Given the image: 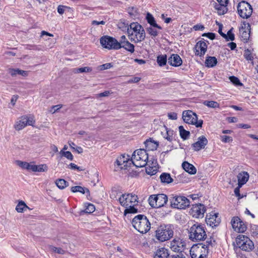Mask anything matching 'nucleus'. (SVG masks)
Masks as SVG:
<instances>
[{
  "label": "nucleus",
  "mask_w": 258,
  "mask_h": 258,
  "mask_svg": "<svg viewBox=\"0 0 258 258\" xmlns=\"http://www.w3.org/2000/svg\"><path fill=\"white\" fill-rule=\"evenodd\" d=\"M188 234L189 239L193 242L204 241L207 238L205 227L197 222L188 229Z\"/></svg>",
  "instance_id": "obj_1"
},
{
  "label": "nucleus",
  "mask_w": 258,
  "mask_h": 258,
  "mask_svg": "<svg viewBox=\"0 0 258 258\" xmlns=\"http://www.w3.org/2000/svg\"><path fill=\"white\" fill-rule=\"evenodd\" d=\"M212 241H207L206 243H199L194 244L190 249L191 258H205L208 253V247L212 245Z\"/></svg>",
  "instance_id": "obj_2"
},
{
  "label": "nucleus",
  "mask_w": 258,
  "mask_h": 258,
  "mask_svg": "<svg viewBox=\"0 0 258 258\" xmlns=\"http://www.w3.org/2000/svg\"><path fill=\"white\" fill-rule=\"evenodd\" d=\"M134 227L141 233L148 232L151 228V224L146 216L143 215H138L132 220Z\"/></svg>",
  "instance_id": "obj_3"
},
{
  "label": "nucleus",
  "mask_w": 258,
  "mask_h": 258,
  "mask_svg": "<svg viewBox=\"0 0 258 258\" xmlns=\"http://www.w3.org/2000/svg\"><path fill=\"white\" fill-rule=\"evenodd\" d=\"M148 155L144 149H138L134 151L131 158L132 164L137 167L145 166L147 164Z\"/></svg>",
  "instance_id": "obj_4"
},
{
  "label": "nucleus",
  "mask_w": 258,
  "mask_h": 258,
  "mask_svg": "<svg viewBox=\"0 0 258 258\" xmlns=\"http://www.w3.org/2000/svg\"><path fill=\"white\" fill-rule=\"evenodd\" d=\"M173 235V229L169 225H161L156 230V238L161 242L169 240Z\"/></svg>",
  "instance_id": "obj_5"
},
{
  "label": "nucleus",
  "mask_w": 258,
  "mask_h": 258,
  "mask_svg": "<svg viewBox=\"0 0 258 258\" xmlns=\"http://www.w3.org/2000/svg\"><path fill=\"white\" fill-rule=\"evenodd\" d=\"M127 32L129 36L133 35L134 33L138 41H142L145 38V31L143 27L137 22L132 23L130 27H127Z\"/></svg>",
  "instance_id": "obj_6"
},
{
  "label": "nucleus",
  "mask_w": 258,
  "mask_h": 258,
  "mask_svg": "<svg viewBox=\"0 0 258 258\" xmlns=\"http://www.w3.org/2000/svg\"><path fill=\"white\" fill-rule=\"evenodd\" d=\"M172 208L184 209L189 206L190 202L186 197L182 196L172 195L170 198Z\"/></svg>",
  "instance_id": "obj_7"
},
{
  "label": "nucleus",
  "mask_w": 258,
  "mask_h": 258,
  "mask_svg": "<svg viewBox=\"0 0 258 258\" xmlns=\"http://www.w3.org/2000/svg\"><path fill=\"white\" fill-rule=\"evenodd\" d=\"M148 202L152 208H159L163 207L168 202L167 196L163 194L151 195Z\"/></svg>",
  "instance_id": "obj_8"
},
{
  "label": "nucleus",
  "mask_w": 258,
  "mask_h": 258,
  "mask_svg": "<svg viewBox=\"0 0 258 258\" xmlns=\"http://www.w3.org/2000/svg\"><path fill=\"white\" fill-rule=\"evenodd\" d=\"M182 118L186 123L195 125L197 127H202L203 123V120H198L197 115L191 110L183 111Z\"/></svg>",
  "instance_id": "obj_9"
},
{
  "label": "nucleus",
  "mask_w": 258,
  "mask_h": 258,
  "mask_svg": "<svg viewBox=\"0 0 258 258\" xmlns=\"http://www.w3.org/2000/svg\"><path fill=\"white\" fill-rule=\"evenodd\" d=\"M236 243L239 248L245 251H250L254 248L253 242L248 237L243 235L236 237Z\"/></svg>",
  "instance_id": "obj_10"
},
{
  "label": "nucleus",
  "mask_w": 258,
  "mask_h": 258,
  "mask_svg": "<svg viewBox=\"0 0 258 258\" xmlns=\"http://www.w3.org/2000/svg\"><path fill=\"white\" fill-rule=\"evenodd\" d=\"M100 42L104 48L108 49L117 50L120 48L119 42L115 38L110 36H102L100 39Z\"/></svg>",
  "instance_id": "obj_11"
},
{
  "label": "nucleus",
  "mask_w": 258,
  "mask_h": 258,
  "mask_svg": "<svg viewBox=\"0 0 258 258\" xmlns=\"http://www.w3.org/2000/svg\"><path fill=\"white\" fill-rule=\"evenodd\" d=\"M237 11L239 16L243 19H247L250 17L252 13V8L251 6L246 2L243 1L239 3L237 6Z\"/></svg>",
  "instance_id": "obj_12"
},
{
  "label": "nucleus",
  "mask_w": 258,
  "mask_h": 258,
  "mask_svg": "<svg viewBox=\"0 0 258 258\" xmlns=\"http://www.w3.org/2000/svg\"><path fill=\"white\" fill-rule=\"evenodd\" d=\"M138 196L132 194H122L119 198V202L120 205L123 207H126L128 205H137Z\"/></svg>",
  "instance_id": "obj_13"
},
{
  "label": "nucleus",
  "mask_w": 258,
  "mask_h": 258,
  "mask_svg": "<svg viewBox=\"0 0 258 258\" xmlns=\"http://www.w3.org/2000/svg\"><path fill=\"white\" fill-rule=\"evenodd\" d=\"M170 249L174 252H185L186 243L179 237H175L170 244Z\"/></svg>",
  "instance_id": "obj_14"
},
{
  "label": "nucleus",
  "mask_w": 258,
  "mask_h": 258,
  "mask_svg": "<svg viewBox=\"0 0 258 258\" xmlns=\"http://www.w3.org/2000/svg\"><path fill=\"white\" fill-rule=\"evenodd\" d=\"M34 122L33 118L28 116H22L20 118V120L17 121L15 124V128L17 131H20L24 128L27 125H33Z\"/></svg>",
  "instance_id": "obj_15"
},
{
  "label": "nucleus",
  "mask_w": 258,
  "mask_h": 258,
  "mask_svg": "<svg viewBox=\"0 0 258 258\" xmlns=\"http://www.w3.org/2000/svg\"><path fill=\"white\" fill-rule=\"evenodd\" d=\"M206 221L208 225H209L212 227H214L219 225L221 222V219L219 217V214L218 213L212 212L207 215Z\"/></svg>",
  "instance_id": "obj_16"
},
{
  "label": "nucleus",
  "mask_w": 258,
  "mask_h": 258,
  "mask_svg": "<svg viewBox=\"0 0 258 258\" xmlns=\"http://www.w3.org/2000/svg\"><path fill=\"white\" fill-rule=\"evenodd\" d=\"M115 163L120 169H126L127 167L131 166L132 164L131 159H130V156L122 155L118 157L115 161Z\"/></svg>",
  "instance_id": "obj_17"
},
{
  "label": "nucleus",
  "mask_w": 258,
  "mask_h": 258,
  "mask_svg": "<svg viewBox=\"0 0 258 258\" xmlns=\"http://www.w3.org/2000/svg\"><path fill=\"white\" fill-rule=\"evenodd\" d=\"M206 212V208L204 205L200 204L192 206L191 209V213L194 217L199 218L203 217Z\"/></svg>",
  "instance_id": "obj_18"
},
{
  "label": "nucleus",
  "mask_w": 258,
  "mask_h": 258,
  "mask_svg": "<svg viewBox=\"0 0 258 258\" xmlns=\"http://www.w3.org/2000/svg\"><path fill=\"white\" fill-rule=\"evenodd\" d=\"M195 49L196 55L202 56L207 51V45L205 41L201 40L197 43Z\"/></svg>",
  "instance_id": "obj_19"
},
{
  "label": "nucleus",
  "mask_w": 258,
  "mask_h": 258,
  "mask_svg": "<svg viewBox=\"0 0 258 258\" xmlns=\"http://www.w3.org/2000/svg\"><path fill=\"white\" fill-rule=\"evenodd\" d=\"M208 144V140L204 136H200L198 138V141L192 144V147L195 151H199L201 149H204Z\"/></svg>",
  "instance_id": "obj_20"
},
{
  "label": "nucleus",
  "mask_w": 258,
  "mask_h": 258,
  "mask_svg": "<svg viewBox=\"0 0 258 258\" xmlns=\"http://www.w3.org/2000/svg\"><path fill=\"white\" fill-rule=\"evenodd\" d=\"M168 63L173 67H179L182 64V60L179 55L172 54L168 58Z\"/></svg>",
  "instance_id": "obj_21"
},
{
  "label": "nucleus",
  "mask_w": 258,
  "mask_h": 258,
  "mask_svg": "<svg viewBox=\"0 0 258 258\" xmlns=\"http://www.w3.org/2000/svg\"><path fill=\"white\" fill-rule=\"evenodd\" d=\"M168 250L164 247L159 248L154 252V258H169Z\"/></svg>",
  "instance_id": "obj_22"
},
{
  "label": "nucleus",
  "mask_w": 258,
  "mask_h": 258,
  "mask_svg": "<svg viewBox=\"0 0 258 258\" xmlns=\"http://www.w3.org/2000/svg\"><path fill=\"white\" fill-rule=\"evenodd\" d=\"M237 178L238 184L239 185V187H241L247 181L249 178V174L247 172L243 171L238 174Z\"/></svg>",
  "instance_id": "obj_23"
},
{
  "label": "nucleus",
  "mask_w": 258,
  "mask_h": 258,
  "mask_svg": "<svg viewBox=\"0 0 258 258\" xmlns=\"http://www.w3.org/2000/svg\"><path fill=\"white\" fill-rule=\"evenodd\" d=\"M183 169L190 174H195L197 172V169L195 167L188 162L184 161L182 164Z\"/></svg>",
  "instance_id": "obj_24"
},
{
  "label": "nucleus",
  "mask_w": 258,
  "mask_h": 258,
  "mask_svg": "<svg viewBox=\"0 0 258 258\" xmlns=\"http://www.w3.org/2000/svg\"><path fill=\"white\" fill-rule=\"evenodd\" d=\"M224 2L219 3V4H216L215 8L217 10V13L219 15H224L227 13L228 9L227 8V4Z\"/></svg>",
  "instance_id": "obj_25"
},
{
  "label": "nucleus",
  "mask_w": 258,
  "mask_h": 258,
  "mask_svg": "<svg viewBox=\"0 0 258 258\" xmlns=\"http://www.w3.org/2000/svg\"><path fill=\"white\" fill-rule=\"evenodd\" d=\"M119 44L120 46V48H123L131 53H133L135 51V46L128 41L119 42Z\"/></svg>",
  "instance_id": "obj_26"
},
{
  "label": "nucleus",
  "mask_w": 258,
  "mask_h": 258,
  "mask_svg": "<svg viewBox=\"0 0 258 258\" xmlns=\"http://www.w3.org/2000/svg\"><path fill=\"white\" fill-rule=\"evenodd\" d=\"M146 148L148 150L154 151L156 150L158 147V144L157 142L152 140L151 139L147 140L144 142Z\"/></svg>",
  "instance_id": "obj_27"
},
{
  "label": "nucleus",
  "mask_w": 258,
  "mask_h": 258,
  "mask_svg": "<svg viewBox=\"0 0 258 258\" xmlns=\"http://www.w3.org/2000/svg\"><path fill=\"white\" fill-rule=\"evenodd\" d=\"M146 20L148 23L150 24L151 26L157 28L159 29H162V27L156 23L155 18L150 13H148L147 14Z\"/></svg>",
  "instance_id": "obj_28"
},
{
  "label": "nucleus",
  "mask_w": 258,
  "mask_h": 258,
  "mask_svg": "<svg viewBox=\"0 0 258 258\" xmlns=\"http://www.w3.org/2000/svg\"><path fill=\"white\" fill-rule=\"evenodd\" d=\"M71 190L73 192H79L83 194L87 193L88 195H90L89 190L86 187L81 186H72Z\"/></svg>",
  "instance_id": "obj_29"
},
{
  "label": "nucleus",
  "mask_w": 258,
  "mask_h": 258,
  "mask_svg": "<svg viewBox=\"0 0 258 258\" xmlns=\"http://www.w3.org/2000/svg\"><path fill=\"white\" fill-rule=\"evenodd\" d=\"M217 63V59L214 56H208L205 60V64L207 67H214Z\"/></svg>",
  "instance_id": "obj_30"
},
{
  "label": "nucleus",
  "mask_w": 258,
  "mask_h": 258,
  "mask_svg": "<svg viewBox=\"0 0 258 258\" xmlns=\"http://www.w3.org/2000/svg\"><path fill=\"white\" fill-rule=\"evenodd\" d=\"M160 178L161 181L165 183H170L173 181L170 174L167 173H162L160 176Z\"/></svg>",
  "instance_id": "obj_31"
},
{
  "label": "nucleus",
  "mask_w": 258,
  "mask_h": 258,
  "mask_svg": "<svg viewBox=\"0 0 258 258\" xmlns=\"http://www.w3.org/2000/svg\"><path fill=\"white\" fill-rule=\"evenodd\" d=\"M166 132L164 134L162 133L163 137L169 142H171L173 139V131L168 129L167 127L165 126Z\"/></svg>",
  "instance_id": "obj_32"
},
{
  "label": "nucleus",
  "mask_w": 258,
  "mask_h": 258,
  "mask_svg": "<svg viewBox=\"0 0 258 258\" xmlns=\"http://www.w3.org/2000/svg\"><path fill=\"white\" fill-rule=\"evenodd\" d=\"M56 186L59 189H64L69 185V183L63 179H58L55 181Z\"/></svg>",
  "instance_id": "obj_33"
},
{
  "label": "nucleus",
  "mask_w": 258,
  "mask_h": 258,
  "mask_svg": "<svg viewBox=\"0 0 258 258\" xmlns=\"http://www.w3.org/2000/svg\"><path fill=\"white\" fill-rule=\"evenodd\" d=\"M9 73L12 76H15L17 75H20L22 76L27 75V72L25 71L21 70L19 69H10Z\"/></svg>",
  "instance_id": "obj_34"
},
{
  "label": "nucleus",
  "mask_w": 258,
  "mask_h": 258,
  "mask_svg": "<svg viewBox=\"0 0 258 258\" xmlns=\"http://www.w3.org/2000/svg\"><path fill=\"white\" fill-rule=\"evenodd\" d=\"M179 131L180 136L183 140L187 139L189 136V132L184 130L183 126L182 125L179 126Z\"/></svg>",
  "instance_id": "obj_35"
},
{
  "label": "nucleus",
  "mask_w": 258,
  "mask_h": 258,
  "mask_svg": "<svg viewBox=\"0 0 258 258\" xmlns=\"http://www.w3.org/2000/svg\"><path fill=\"white\" fill-rule=\"evenodd\" d=\"M30 209L25 203L24 202L21 201L19 202L16 207V211L19 213H22L24 209Z\"/></svg>",
  "instance_id": "obj_36"
},
{
  "label": "nucleus",
  "mask_w": 258,
  "mask_h": 258,
  "mask_svg": "<svg viewBox=\"0 0 258 258\" xmlns=\"http://www.w3.org/2000/svg\"><path fill=\"white\" fill-rule=\"evenodd\" d=\"M135 205H128L126 207H124L125 209L124 211V214L125 215L129 213H137L138 210L135 207Z\"/></svg>",
  "instance_id": "obj_37"
},
{
  "label": "nucleus",
  "mask_w": 258,
  "mask_h": 258,
  "mask_svg": "<svg viewBox=\"0 0 258 258\" xmlns=\"http://www.w3.org/2000/svg\"><path fill=\"white\" fill-rule=\"evenodd\" d=\"M158 64L162 67L166 64L167 62V56L166 55H160L157 58Z\"/></svg>",
  "instance_id": "obj_38"
},
{
  "label": "nucleus",
  "mask_w": 258,
  "mask_h": 258,
  "mask_svg": "<svg viewBox=\"0 0 258 258\" xmlns=\"http://www.w3.org/2000/svg\"><path fill=\"white\" fill-rule=\"evenodd\" d=\"M204 104L209 107L213 108L219 107V103L217 102L214 101H205Z\"/></svg>",
  "instance_id": "obj_39"
},
{
  "label": "nucleus",
  "mask_w": 258,
  "mask_h": 258,
  "mask_svg": "<svg viewBox=\"0 0 258 258\" xmlns=\"http://www.w3.org/2000/svg\"><path fill=\"white\" fill-rule=\"evenodd\" d=\"M47 170L46 164L35 165L34 172H44Z\"/></svg>",
  "instance_id": "obj_40"
},
{
  "label": "nucleus",
  "mask_w": 258,
  "mask_h": 258,
  "mask_svg": "<svg viewBox=\"0 0 258 258\" xmlns=\"http://www.w3.org/2000/svg\"><path fill=\"white\" fill-rule=\"evenodd\" d=\"M95 206L92 204H88L87 206H86V208L82 212L85 213L91 214L95 211Z\"/></svg>",
  "instance_id": "obj_41"
},
{
  "label": "nucleus",
  "mask_w": 258,
  "mask_h": 258,
  "mask_svg": "<svg viewBox=\"0 0 258 258\" xmlns=\"http://www.w3.org/2000/svg\"><path fill=\"white\" fill-rule=\"evenodd\" d=\"M246 230V226L244 224L243 222L241 220L239 224L238 225V227L236 228L234 230L236 231H238V232H244Z\"/></svg>",
  "instance_id": "obj_42"
},
{
  "label": "nucleus",
  "mask_w": 258,
  "mask_h": 258,
  "mask_svg": "<svg viewBox=\"0 0 258 258\" xmlns=\"http://www.w3.org/2000/svg\"><path fill=\"white\" fill-rule=\"evenodd\" d=\"M240 221V219L238 217H234L231 221V223L232 226V228L235 230L236 228L238 227V225L239 224Z\"/></svg>",
  "instance_id": "obj_43"
},
{
  "label": "nucleus",
  "mask_w": 258,
  "mask_h": 258,
  "mask_svg": "<svg viewBox=\"0 0 258 258\" xmlns=\"http://www.w3.org/2000/svg\"><path fill=\"white\" fill-rule=\"evenodd\" d=\"M233 28H231L226 34V37H223L227 41H233L235 39L234 34L232 32Z\"/></svg>",
  "instance_id": "obj_44"
},
{
  "label": "nucleus",
  "mask_w": 258,
  "mask_h": 258,
  "mask_svg": "<svg viewBox=\"0 0 258 258\" xmlns=\"http://www.w3.org/2000/svg\"><path fill=\"white\" fill-rule=\"evenodd\" d=\"M147 32L152 36V37H155L158 34V32L156 30L153 28L152 27H149L146 29Z\"/></svg>",
  "instance_id": "obj_45"
},
{
  "label": "nucleus",
  "mask_w": 258,
  "mask_h": 258,
  "mask_svg": "<svg viewBox=\"0 0 258 258\" xmlns=\"http://www.w3.org/2000/svg\"><path fill=\"white\" fill-rule=\"evenodd\" d=\"M229 79L230 81L236 86H239L242 85V84L240 82L239 79L235 76L230 77Z\"/></svg>",
  "instance_id": "obj_46"
},
{
  "label": "nucleus",
  "mask_w": 258,
  "mask_h": 258,
  "mask_svg": "<svg viewBox=\"0 0 258 258\" xmlns=\"http://www.w3.org/2000/svg\"><path fill=\"white\" fill-rule=\"evenodd\" d=\"M60 154L61 156L66 157L69 160L71 161L73 160V156L70 151H64L61 150L60 152Z\"/></svg>",
  "instance_id": "obj_47"
},
{
  "label": "nucleus",
  "mask_w": 258,
  "mask_h": 258,
  "mask_svg": "<svg viewBox=\"0 0 258 258\" xmlns=\"http://www.w3.org/2000/svg\"><path fill=\"white\" fill-rule=\"evenodd\" d=\"M176 253L169 255V258H186L185 252H175Z\"/></svg>",
  "instance_id": "obj_48"
},
{
  "label": "nucleus",
  "mask_w": 258,
  "mask_h": 258,
  "mask_svg": "<svg viewBox=\"0 0 258 258\" xmlns=\"http://www.w3.org/2000/svg\"><path fill=\"white\" fill-rule=\"evenodd\" d=\"M244 56L245 58L247 60H252L253 59V56L249 49H246L244 51Z\"/></svg>",
  "instance_id": "obj_49"
},
{
  "label": "nucleus",
  "mask_w": 258,
  "mask_h": 258,
  "mask_svg": "<svg viewBox=\"0 0 258 258\" xmlns=\"http://www.w3.org/2000/svg\"><path fill=\"white\" fill-rule=\"evenodd\" d=\"M92 69L90 67L80 68L77 69L76 73H87L91 72Z\"/></svg>",
  "instance_id": "obj_50"
},
{
  "label": "nucleus",
  "mask_w": 258,
  "mask_h": 258,
  "mask_svg": "<svg viewBox=\"0 0 258 258\" xmlns=\"http://www.w3.org/2000/svg\"><path fill=\"white\" fill-rule=\"evenodd\" d=\"M221 140L224 143H229L233 141L232 138L231 137L227 136H221Z\"/></svg>",
  "instance_id": "obj_51"
},
{
  "label": "nucleus",
  "mask_w": 258,
  "mask_h": 258,
  "mask_svg": "<svg viewBox=\"0 0 258 258\" xmlns=\"http://www.w3.org/2000/svg\"><path fill=\"white\" fill-rule=\"evenodd\" d=\"M241 36L244 40H247L249 39L250 36V31L247 32L245 30L241 32Z\"/></svg>",
  "instance_id": "obj_52"
},
{
  "label": "nucleus",
  "mask_w": 258,
  "mask_h": 258,
  "mask_svg": "<svg viewBox=\"0 0 258 258\" xmlns=\"http://www.w3.org/2000/svg\"><path fill=\"white\" fill-rule=\"evenodd\" d=\"M28 162H23L21 161H17V165L21 167L22 169H27V166L28 165Z\"/></svg>",
  "instance_id": "obj_53"
},
{
  "label": "nucleus",
  "mask_w": 258,
  "mask_h": 258,
  "mask_svg": "<svg viewBox=\"0 0 258 258\" xmlns=\"http://www.w3.org/2000/svg\"><path fill=\"white\" fill-rule=\"evenodd\" d=\"M112 66H113L111 63H106L101 65L100 66V67L101 70H104L110 69Z\"/></svg>",
  "instance_id": "obj_54"
},
{
  "label": "nucleus",
  "mask_w": 258,
  "mask_h": 258,
  "mask_svg": "<svg viewBox=\"0 0 258 258\" xmlns=\"http://www.w3.org/2000/svg\"><path fill=\"white\" fill-rule=\"evenodd\" d=\"M156 169H152V168L149 167L146 169V173L149 175H154L156 173Z\"/></svg>",
  "instance_id": "obj_55"
},
{
  "label": "nucleus",
  "mask_w": 258,
  "mask_h": 258,
  "mask_svg": "<svg viewBox=\"0 0 258 258\" xmlns=\"http://www.w3.org/2000/svg\"><path fill=\"white\" fill-rule=\"evenodd\" d=\"M51 248L53 251L59 254H63L64 252V251L60 248H57L54 246H51Z\"/></svg>",
  "instance_id": "obj_56"
},
{
  "label": "nucleus",
  "mask_w": 258,
  "mask_h": 258,
  "mask_svg": "<svg viewBox=\"0 0 258 258\" xmlns=\"http://www.w3.org/2000/svg\"><path fill=\"white\" fill-rule=\"evenodd\" d=\"M240 187H239V185H238V186L234 189V194H235V196L237 197H238L239 199H241L243 197L242 196H241V195L240 194Z\"/></svg>",
  "instance_id": "obj_57"
},
{
  "label": "nucleus",
  "mask_w": 258,
  "mask_h": 258,
  "mask_svg": "<svg viewBox=\"0 0 258 258\" xmlns=\"http://www.w3.org/2000/svg\"><path fill=\"white\" fill-rule=\"evenodd\" d=\"M168 117L169 119L175 120L177 119V113L175 112H170L168 113Z\"/></svg>",
  "instance_id": "obj_58"
},
{
  "label": "nucleus",
  "mask_w": 258,
  "mask_h": 258,
  "mask_svg": "<svg viewBox=\"0 0 258 258\" xmlns=\"http://www.w3.org/2000/svg\"><path fill=\"white\" fill-rule=\"evenodd\" d=\"M141 80L140 77H134L127 81L128 83H138Z\"/></svg>",
  "instance_id": "obj_59"
},
{
  "label": "nucleus",
  "mask_w": 258,
  "mask_h": 258,
  "mask_svg": "<svg viewBox=\"0 0 258 258\" xmlns=\"http://www.w3.org/2000/svg\"><path fill=\"white\" fill-rule=\"evenodd\" d=\"M193 28L194 30H203L205 29V27L202 25H196L194 26Z\"/></svg>",
  "instance_id": "obj_60"
},
{
  "label": "nucleus",
  "mask_w": 258,
  "mask_h": 258,
  "mask_svg": "<svg viewBox=\"0 0 258 258\" xmlns=\"http://www.w3.org/2000/svg\"><path fill=\"white\" fill-rule=\"evenodd\" d=\"M64 8L65 7L63 6L59 5L57 8V12L59 14H63L64 12Z\"/></svg>",
  "instance_id": "obj_61"
},
{
  "label": "nucleus",
  "mask_w": 258,
  "mask_h": 258,
  "mask_svg": "<svg viewBox=\"0 0 258 258\" xmlns=\"http://www.w3.org/2000/svg\"><path fill=\"white\" fill-rule=\"evenodd\" d=\"M18 98V96L17 95H14L12 96L11 99V103L13 106L15 105L16 102L17 101Z\"/></svg>",
  "instance_id": "obj_62"
},
{
  "label": "nucleus",
  "mask_w": 258,
  "mask_h": 258,
  "mask_svg": "<svg viewBox=\"0 0 258 258\" xmlns=\"http://www.w3.org/2000/svg\"><path fill=\"white\" fill-rule=\"evenodd\" d=\"M34 166H35V165L32 164V163H28V165L27 166V170H31V171H32L34 172Z\"/></svg>",
  "instance_id": "obj_63"
},
{
  "label": "nucleus",
  "mask_w": 258,
  "mask_h": 258,
  "mask_svg": "<svg viewBox=\"0 0 258 258\" xmlns=\"http://www.w3.org/2000/svg\"><path fill=\"white\" fill-rule=\"evenodd\" d=\"M62 105L61 104H58L56 105H54L52 106V108L54 109V111H53V113L56 112L57 110H58L59 109H60L62 107Z\"/></svg>",
  "instance_id": "obj_64"
}]
</instances>
